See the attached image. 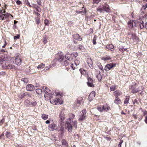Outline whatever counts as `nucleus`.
<instances>
[{
  "label": "nucleus",
  "mask_w": 147,
  "mask_h": 147,
  "mask_svg": "<svg viewBox=\"0 0 147 147\" xmlns=\"http://www.w3.org/2000/svg\"><path fill=\"white\" fill-rule=\"evenodd\" d=\"M70 63V59H64L63 62L61 63V64L64 66H66Z\"/></svg>",
  "instance_id": "4468645a"
},
{
  "label": "nucleus",
  "mask_w": 147,
  "mask_h": 147,
  "mask_svg": "<svg viewBox=\"0 0 147 147\" xmlns=\"http://www.w3.org/2000/svg\"><path fill=\"white\" fill-rule=\"evenodd\" d=\"M140 26L141 29L143 28L144 27V22L143 21H141L140 22Z\"/></svg>",
  "instance_id": "c03bdc74"
},
{
  "label": "nucleus",
  "mask_w": 147,
  "mask_h": 147,
  "mask_svg": "<svg viewBox=\"0 0 147 147\" xmlns=\"http://www.w3.org/2000/svg\"><path fill=\"white\" fill-rule=\"evenodd\" d=\"M24 104L27 107H31L30 102L28 100H26L25 101Z\"/></svg>",
  "instance_id": "bb28decb"
},
{
  "label": "nucleus",
  "mask_w": 147,
  "mask_h": 147,
  "mask_svg": "<svg viewBox=\"0 0 147 147\" xmlns=\"http://www.w3.org/2000/svg\"><path fill=\"white\" fill-rule=\"evenodd\" d=\"M72 55H73L74 57H76L78 56V54L77 53H74L72 54Z\"/></svg>",
  "instance_id": "13d9d810"
},
{
  "label": "nucleus",
  "mask_w": 147,
  "mask_h": 147,
  "mask_svg": "<svg viewBox=\"0 0 147 147\" xmlns=\"http://www.w3.org/2000/svg\"><path fill=\"white\" fill-rule=\"evenodd\" d=\"M50 67H47V66L46 67H45V69H44V70L45 71L49 69Z\"/></svg>",
  "instance_id": "338daca9"
},
{
  "label": "nucleus",
  "mask_w": 147,
  "mask_h": 147,
  "mask_svg": "<svg viewBox=\"0 0 147 147\" xmlns=\"http://www.w3.org/2000/svg\"><path fill=\"white\" fill-rule=\"evenodd\" d=\"M3 16L5 18V19L9 18V16H11L12 17H13V16H12L11 14H10L8 13H7L5 14H3Z\"/></svg>",
  "instance_id": "a878e982"
},
{
  "label": "nucleus",
  "mask_w": 147,
  "mask_h": 147,
  "mask_svg": "<svg viewBox=\"0 0 147 147\" xmlns=\"http://www.w3.org/2000/svg\"><path fill=\"white\" fill-rule=\"evenodd\" d=\"M18 96L19 98H22L24 96L28 98L29 97H30L31 96L28 92H22Z\"/></svg>",
  "instance_id": "0eeeda50"
},
{
  "label": "nucleus",
  "mask_w": 147,
  "mask_h": 147,
  "mask_svg": "<svg viewBox=\"0 0 147 147\" xmlns=\"http://www.w3.org/2000/svg\"><path fill=\"white\" fill-rule=\"evenodd\" d=\"M36 93L38 94H40L42 92V90L38 88L36 90Z\"/></svg>",
  "instance_id": "58836bf2"
},
{
  "label": "nucleus",
  "mask_w": 147,
  "mask_h": 147,
  "mask_svg": "<svg viewBox=\"0 0 147 147\" xmlns=\"http://www.w3.org/2000/svg\"><path fill=\"white\" fill-rule=\"evenodd\" d=\"M60 99L59 98H56L54 100L53 102L52 103L53 104L56 105L59 103V104H61L63 102L60 103L59 102Z\"/></svg>",
  "instance_id": "6ab92c4d"
},
{
  "label": "nucleus",
  "mask_w": 147,
  "mask_h": 147,
  "mask_svg": "<svg viewBox=\"0 0 147 147\" xmlns=\"http://www.w3.org/2000/svg\"><path fill=\"white\" fill-rule=\"evenodd\" d=\"M57 55V59L59 62H62L64 60V56L63 55L62 53H59Z\"/></svg>",
  "instance_id": "7ed1b4c3"
},
{
  "label": "nucleus",
  "mask_w": 147,
  "mask_h": 147,
  "mask_svg": "<svg viewBox=\"0 0 147 147\" xmlns=\"http://www.w3.org/2000/svg\"><path fill=\"white\" fill-rule=\"evenodd\" d=\"M97 66L99 69L101 70V64L100 63H97Z\"/></svg>",
  "instance_id": "864d4df0"
},
{
  "label": "nucleus",
  "mask_w": 147,
  "mask_h": 147,
  "mask_svg": "<svg viewBox=\"0 0 147 147\" xmlns=\"http://www.w3.org/2000/svg\"><path fill=\"white\" fill-rule=\"evenodd\" d=\"M102 109L105 111H107L110 110V108L109 105L106 104L103 106Z\"/></svg>",
  "instance_id": "a211bd4d"
},
{
  "label": "nucleus",
  "mask_w": 147,
  "mask_h": 147,
  "mask_svg": "<svg viewBox=\"0 0 147 147\" xmlns=\"http://www.w3.org/2000/svg\"><path fill=\"white\" fill-rule=\"evenodd\" d=\"M82 100V97H79L76 101V103L74 104V107L76 108H78V107L79 106Z\"/></svg>",
  "instance_id": "1a4fd4ad"
},
{
  "label": "nucleus",
  "mask_w": 147,
  "mask_h": 147,
  "mask_svg": "<svg viewBox=\"0 0 147 147\" xmlns=\"http://www.w3.org/2000/svg\"><path fill=\"white\" fill-rule=\"evenodd\" d=\"M34 13L36 14V15L37 16H38V17L39 18V17H40V15L39 13H38V12H36L35 11H34Z\"/></svg>",
  "instance_id": "052dcab7"
},
{
  "label": "nucleus",
  "mask_w": 147,
  "mask_h": 147,
  "mask_svg": "<svg viewBox=\"0 0 147 147\" xmlns=\"http://www.w3.org/2000/svg\"><path fill=\"white\" fill-rule=\"evenodd\" d=\"M35 22L38 25L39 24L40 22V18L38 17L35 18Z\"/></svg>",
  "instance_id": "c9c22d12"
},
{
  "label": "nucleus",
  "mask_w": 147,
  "mask_h": 147,
  "mask_svg": "<svg viewBox=\"0 0 147 147\" xmlns=\"http://www.w3.org/2000/svg\"><path fill=\"white\" fill-rule=\"evenodd\" d=\"M49 129L50 131H54L56 130L57 126L56 124L54 123H51L48 126Z\"/></svg>",
  "instance_id": "39448f33"
},
{
  "label": "nucleus",
  "mask_w": 147,
  "mask_h": 147,
  "mask_svg": "<svg viewBox=\"0 0 147 147\" xmlns=\"http://www.w3.org/2000/svg\"><path fill=\"white\" fill-rule=\"evenodd\" d=\"M1 19L3 20H4L5 19V18L3 16V14L1 15L0 14V19Z\"/></svg>",
  "instance_id": "bf43d9fd"
},
{
  "label": "nucleus",
  "mask_w": 147,
  "mask_h": 147,
  "mask_svg": "<svg viewBox=\"0 0 147 147\" xmlns=\"http://www.w3.org/2000/svg\"><path fill=\"white\" fill-rule=\"evenodd\" d=\"M80 71L82 75L85 74L86 73V71L83 69H80Z\"/></svg>",
  "instance_id": "a19ab883"
},
{
  "label": "nucleus",
  "mask_w": 147,
  "mask_h": 147,
  "mask_svg": "<svg viewBox=\"0 0 147 147\" xmlns=\"http://www.w3.org/2000/svg\"><path fill=\"white\" fill-rule=\"evenodd\" d=\"M70 118L68 120L65 124L66 129L68 130L69 132L72 131V127L73 125L75 128L77 127V121H73L71 119H73L75 117V115L73 114H70Z\"/></svg>",
  "instance_id": "f257e3e1"
},
{
  "label": "nucleus",
  "mask_w": 147,
  "mask_h": 147,
  "mask_svg": "<svg viewBox=\"0 0 147 147\" xmlns=\"http://www.w3.org/2000/svg\"><path fill=\"white\" fill-rule=\"evenodd\" d=\"M10 62L9 61H5L4 60L2 61L1 64L3 67L7 68Z\"/></svg>",
  "instance_id": "9b49d317"
},
{
  "label": "nucleus",
  "mask_w": 147,
  "mask_h": 147,
  "mask_svg": "<svg viewBox=\"0 0 147 147\" xmlns=\"http://www.w3.org/2000/svg\"><path fill=\"white\" fill-rule=\"evenodd\" d=\"M41 117L43 119L46 120L48 118V115H47L42 114V115Z\"/></svg>",
  "instance_id": "c756f323"
},
{
  "label": "nucleus",
  "mask_w": 147,
  "mask_h": 147,
  "mask_svg": "<svg viewBox=\"0 0 147 147\" xmlns=\"http://www.w3.org/2000/svg\"><path fill=\"white\" fill-rule=\"evenodd\" d=\"M116 86L115 85L112 86L110 87V90L111 91H113L116 89Z\"/></svg>",
  "instance_id": "09e8293b"
},
{
  "label": "nucleus",
  "mask_w": 147,
  "mask_h": 147,
  "mask_svg": "<svg viewBox=\"0 0 147 147\" xmlns=\"http://www.w3.org/2000/svg\"><path fill=\"white\" fill-rule=\"evenodd\" d=\"M53 95V94L50 92H46L44 95L45 97V98H47V99H48L51 98Z\"/></svg>",
  "instance_id": "dca6fc26"
},
{
  "label": "nucleus",
  "mask_w": 147,
  "mask_h": 147,
  "mask_svg": "<svg viewBox=\"0 0 147 147\" xmlns=\"http://www.w3.org/2000/svg\"><path fill=\"white\" fill-rule=\"evenodd\" d=\"M138 38L136 36V35L135 34H132V36L131 38V39H134L135 40H137L138 39Z\"/></svg>",
  "instance_id": "2f4dec72"
},
{
  "label": "nucleus",
  "mask_w": 147,
  "mask_h": 147,
  "mask_svg": "<svg viewBox=\"0 0 147 147\" xmlns=\"http://www.w3.org/2000/svg\"><path fill=\"white\" fill-rule=\"evenodd\" d=\"M15 57L16 59L15 62L16 64L18 65H20L22 62V60L20 58V55H17L16 57Z\"/></svg>",
  "instance_id": "6e6552de"
},
{
  "label": "nucleus",
  "mask_w": 147,
  "mask_h": 147,
  "mask_svg": "<svg viewBox=\"0 0 147 147\" xmlns=\"http://www.w3.org/2000/svg\"><path fill=\"white\" fill-rule=\"evenodd\" d=\"M127 24L128 27L129 29H131L133 28L132 26H131V20H130L128 22Z\"/></svg>",
  "instance_id": "f704fd0d"
},
{
  "label": "nucleus",
  "mask_w": 147,
  "mask_h": 147,
  "mask_svg": "<svg viewBox=\"0 0 147 147\" xmlns=\"http://www.w3.org/2000/svg\"><path fill=\"white\" fill-rule=\"evenodd\" d=\"M47 36L46 35H45L44 36L43 39L42 41L45 44H46L47 42Z\"/></svg>",
  "instance_id": "ea45409f"
},
{
  "label": "nucleus",
  "mask_w": 147,
  "mask_h": 147,
  "mask_svg": "<svg viewBox=\"0 0 147 147\" xmlns=\"http://www.w3.org/2000/svg\"><path fill=\"white\" fill-rule=\"evenodd\" d=\"M16 3L18 5H20L22 3L21 1L19 0L17 1L16 2Z\"/></svg>",
  "instance_id": "e2e57ef3"
},
{
  "label": "nucleus",
  "mask_w": 147,
  "mask_h": 147,
  "mask_svg": "<svg viewBox=\"0 0 147 147\" xmlns=\"http://www.w3.org/2000/svg\"><path fill=\"white\" fill-rule=\"evenodd\" d=\"M114 47V46L112 44H110L109 45L107 46L106 48L108 49L111 50Z\"/></svg>",
  "instance_id": "72a5a7b5"
},
{
  "label": "nucleus",
  "mask_w": 147,
  "mask_h": 147,
  "mask_svg": "<svg viewBox=\"0 0 147 147\" xmlns=\"http://www.w3.org/2000/svg\"><path fill=\"white\" fill-rule=\"evenodd\" d=\"M61 142L64 147H68V144L65 139H63Z\"/></svg>",
  "instance_id": "412c9836"
},
{
  "label": "nucleus",
  "mask_w": 147,
  "mask_h": 147,
  "mask_svg": "<svg viewBox=\"0 0 147 147\" xmlns=\"http://www.w3.org/2000/svg\"><path fill=\"white\" fill-rule=\"evenodd\" d=\"M86 111L85 109H83L82 111L81 115H80L78 120L80 121H82L85 119Z\"/></svg>",
  "instance_id": "f03ea898"
},
{
  "label": "nucleus",
  "mask_w": 147,
  "mask_h": 147,
  "mask_svg": "<svg viewBox=\"0 0 147 147\" xmlns=\"http://www.w3.org/2000/svg\"><path fill=\"white\" fill-rule=\"evenodd\" d=\"M44 23L45 25L48 26L49 25V22L47 19H45V20Z\"/></svg>",
  "instance_id": "de8ad7c7"
},
{
  "label": "nucleus",
  "mask_w": 147,
  "mask_h": 147,
  "mask_svg": "<svg viewBox=\"0 0 147 147\" xmlns=\"http://www.w3.org/2000/svg\"><path fill=\"white\" fill-rule=\"evenodd\" d=\"M79 35L78 34H76L74 35L73 37L74 39L77 40V39L79 37Z\"/></svg>",
  "instance_id": "8fccbe9b"
},
{
  "label": "nucleus",
  "mask_w": 147,
  "mask_h": 147,
  "mask_svg": "<svg viewBox=\"0 0 147 147\" xmlns=\"http://www.w3.org/2000/svg\"><path fill=\"white\" fill-rule=\"evenodd\" d=\"M129 99L130 98L129 96H126L124 102V104H127L128 103Z\"/></svg>",
  "instance_id": "c85d7f7f"
},
{
  "label": "nucleus",
  "mask_w": 147,
  "mask_h": 147,
  "mask_svg": "<svg viewBox=\"0 0 147 147\" xmlns=\"http://www.w3.org/2000/svg\"><path fill=\"white\" fill-rule=\"evenodd\" d=\"M20 35L18 34L16 36H14L13 38H14V39L17 40V39H19L20 38Z\"/></svg>",
  "instance_id": "603ef678"
},
{
  "label": "nucleus",
  "mask_w": 147,
  "mask_h": 147,
  "mask_svg": "<svg viewBox=\"0 0 147 147\" xmlns=\"http://www.w3.org/2000/svg\"><path fill=\"white\" fill-rule=\"evenodd\" d=\"M118 48L119 50L122 52L127 49H124L123 47L122 46H119Z\"/></svg>",
  "instance_id": "7c9ffc66"
},
{
  "label": "nucleus",
  "mask_w": 147,
  "mask_h": 147,
  "mask_svg": "<svg viewBox=\"0 0 147 147\" xmlns=\"http://www.w3.org/2000/svg\"><path fill=\"white\" fill-rule=\"evenodd\" d=\"M94 3H98L100 1V0H93Z\"/></svg>",
  "instance_id": "680f3d73"
},
{
  "label": "nucleus",
  "mask_w": 147,
  "mask_h": 147,
  "mask_svg": "<svg viewBox=\"0 0 147 147\" xmlns=\"http://www.w3.org/2000/svg\"><path fill=\"white\" fill-rule=\"evenodd\" d=\"M96 77L99 81L101 80V75L100 74V72L99 70L98 71L97 70V75H96Z\"/></svg>",
  "instance_id": "4be33fe9"
},
{
  "label": "nucleus",
  "mask_w": 147,
  "mask_h": 147,
  "mask_svg": "<svg viewBox=\"0 0 147 147\" xmlns=\"http://www.w3.org/2000/svg\"><path fill=\"white\" fill-rule=\"evenodd\" d=\"M87 84L88 86L91 87H93L94 86L93 80L90 78L89 77L88 78Z\"/></svg>",
  "instance_id": "9d476101"
},
{
  "label": "nucleus",
  "mask_w": 147,
  "mask_h": 147,
  "mask_svg": "<svg viewBox=\"0 0 147 147\" xmlns=\"http://www.w3.org/2000/svg\"><path fill=\"white\" fill-rule=\"evenodd\" d=\"M14 67V66L12 64L11 62H10V63L9 64V65L7 67V68L9 69H13Z\"/></svg>",
  "instance_id": "cd10ccee"
},
{
  "label": "nucleus",
  "mask_w": 147,
  "mask_h": 147,
  "mask_svg": "<svg viewBox=\"0 0 147 147\" xmlns=\"http://www.w3.org/2000/svg\"><path fill=\"white\" fill-rule=\"evenodd\" d=\"M11 134L9 132L6 131V132L5 136L7 138H10Z\"/></svg>",
  "instance_id": "37998d69"
},
{
  "label": "nucleus",
  "mask_w": 147,
  "mask_h": 147,
  "mask_svg": "<svg viewBox=\"0 0 147 147\" xmlns=\"http://www.w3.org/2000/svg\"><path fill=\"white\" fill-rule=\"evenodd\" d=\"M21 80L24 83H27L28 82V80L27 78H22Z\"/></svg>",
  "instance_id": "3c124183"
},
{
  "label": "nucleus",
  "mask_w": 147,
  "mask_h": 147,
  "mask_svg": "<svg viewBox=\"0 0 147 147\" xmlns=\"http://www.w3.org/2000/svg\"><path fill=\"white\" fill-rule=\"evenodd\" d=\"M102 11L103 10L107 12H110V10L109 8V6L108 5L105 3L104 5L102 4Z\"/></svg>",
  "instance_id": "423d86ee"
},
{
  "label": "nucleus",
  "mask_w": 147,
  "mask_h": 147,
  "mask_svg": "<svg viewBox=\"0 0 147 147\" xmlns=\"http://www.w3.org/2000/svg\"><path fill=\"white\" fill-rule=\"evenodd\" d=\"M96 37L95 36H94L93 39V42L94 45H95L96 44Z\"/></svg>",
  "instance_id": "5fc2aeb1"
},
{
  "label": "nucleus",
  "mask_w": 147,
  "mask_h": 147,
  "mask_svg": "<svg viewBox=\"0 0 147 147\" xmlns=\"http://www.w3.org/2000/svg\"><path fill=\"white\" fill-rule=\"evenodd\" d=\"M30 104L31 106H35L37 104L36 102L35 101H33L30 102Z\"/></svg>",
  "instance_id": "79ce46f5"
},
{
  "label": "nucleus",
  "mask_w": 147,
  "mask_h": 147,
  "mask_svg": "<svg viewBox=\"0 0 147 147\" xmlns=\"http://www.w3.org/2000/svg\"><path fill=\"white\" fill-rule=\"evenodd\" d=\"M5 122V119L3 118L2 120L0 121V125H1L2 124H3Z\"/></svg>",
  "instance_id": "4d7b16f0"
},
{
  "label": "nucleus",
  "mask_w": 147,
  "mask_h": 147,
  "mask_svg": "<svg viewBox=\"0 0 147 147\" xmlns=\"http://www.w3.org/2000/svg\"><path fill=\"white\" fill-rule=\"evenodd\" d=\"M95 92L92 91V92H91V93H90V94H89V100L90 101H92L95 97Z\"/></svg>",
  "instance_id": "ddd939ff"
},
{
  "label": "nucleus",
  "mask_w": 147,
  "mask_h": 147,
  "mask_svg": "<svg viewBox=\"0 0 147 147\" xmlns=\"http://www.w3.org/2000/svg\"><path fill=\"white\" fill-rule=\"evenodd\" d=\"M42 90L43 92L45 93L46 92H50V90L47 87L44 86L42 88Z\"/></svg>",
  "instance_id": "5701e85b"
},
{
  "label": "nucleus",
  "mask_w": 147,
  "mask_h": 147,
  "mask_svg": "<svg viewBox=\"0 0 147 147\" xmlns=\"http://www.w3.org/2000/svg\"><path fill=\"white\" fill-rule=\"evenodd\" d=\"M97 11H99L100 13L101 12V8L99 7L97 9Z\"/></svg>",
  "instance_id": "0e129e2a"
},
{
  "label": "nucleus",
  "mask_w": 147,
  "mask_h": 147,
  "mask_svg": "<svg viewBox=\"0 0 147 147\" xmlns=\"http://www.w3.org/2000/svg\"><path fill=\"white\" fill-rule=\"evenodd\" d=\"M131 88H132V92L133 93H134L138 92L141 90L142 89V86L139 87V90L133 89L132 88V87H131Z\"/></svg>",
  "instance_id": "aec40b11"
},
{
  "label": "nucleus",
  "mask_w": 147,
  "mask_h": 147,
  "mask_svg": "<svg viewBox=\"0 0 147 147\" xmlns=\"http://www.w3.org/2000/svg\"><path fill=\"white\" fill-rule=\"evenodd\" d=\"M121 100L118 97H116L115 98V100L114 101V102L115 104L119 105L120 103Z\"/></svg>",
  "instance_id": "393cba45"
},
{
  "label": "nucleus",
  "mask_w": 147,
  "mask_h": 147,
  "mask_svg": "<svg viewBox=\"0 0 147 147\" xmlns=\"http://www.w3.org/2000/svg\"><path fill=\"white\" fill-rule=\"evenodd\" d=\"M121 93L117 91H116L113 92V94L114 95L116 96V97H118V96L121 95Z\"/></svg>",
  "instance_id": "b1692460"
},
{
  "label": "nucleus",
  "mask_w": 147,
  "mask_h": 147,
  "mask_svg": "<svg viewBox=\"0 0 147 147\" xmlns=\"http://www.w3.org/2000/svg\"><path fill=\"white\" fill-rule=\"evenodd\" d=\"M70 55L69 53L66 54L64 57V59H70Z\"/></svg>",
  "instance_id": "4c0bfd02"
},
{
  "label": "nucleus",
  "mask_w": 147,
  "mask_h": 147,
  "mask_svg": "<svg viewBox=\"0 0 147 147\" xmlns=\"http://www.w3.org/2000/svg\"><path fill=\"white\" fill-rule=\"evenodd\" d=\"M113 67V64L112 63H110L106 65L105 68V69L106 71L110 70Z\"/></svg>",
  "instance_id": "2eb2a0df"
},
{
  "label": "nucleus",
  "mask_w": 147,
  "mask_h": 147,
  "mask_svg": "<svg viewBox=\"0 0 147 147\" xmlns=\"http://www.w3.org/2000/svg\"><path fill=\"white\" fill-rule=\"evenodd\" d=\"M59 117L61 121H60L59 123H60L61 125V126L62 127V126L64 125V123L62 121H63L65 119L64 113L63 112V111H61L59 115Z\"/></svg>",
  "instance_id": "20e7f679"
},
{
  "label": "nucleus",
  "mask_w": 147,
  "mask_h": 147,
  "mask_svg": "<svg viewBox=\"0 0 147 147\" xmlns=\"http://www.w3.org/2000/svg\"><path fill=\"white\" fill-rule=\"evenodd\" d=\"M111 58L110 57L107 56L106 57H102V60L104 61H107L110 60Z\"/></svg>",
  "instance_id": "473e14b6"
},
{
  "label": "nucleus",
  "mask_w": 147,
  "mask_h": 147,
  "mask_svg": "<svg viewBox=\"0 0 147 147\" xmlns=\"http://www.w3.org/2000/svg\"><path fill=\"white\" fill-rule=\"evenodd\" d=\"M77 40H78L79 41H81L82 40V39L81 37H80L79 35V37H78V38L77 39Z\"/></svg>",
  "instance_id": "69168bd1"
},
{
  "label": "nucleus",
  "mask_w": 147,
  "mask_h": 147,
  "mask_svg": "<svg viewBox=\"0 0 147 147\" xmlns=\"http://www.w3.org/2000/svg\"><path fill=\"white\" fill-rule=\"evenodd\" d=\"M62 95L63 94L62 93H60L59 92H58L57 94V96L60 95L61 96H62Z\"/></svg>",
  "instance_id": "774afa93"
},
{
  "label": "nucleus",
  "mask_w": 147,
  "mask_h": 147,
  "mask_svg": "<svg viewBox=\"0 0 147 147\" xmlns=\"http://www.w3.org/2000/svg\"><path fill=\"white\" fill-rule=\"evenodd\" d=\"M45 64L42 63H41L37 67V68L39 69H41L43 68L45 66Z\"/></svg>",
  "instance_id": "e433bc0d"
},
{
  "label": "nucleus",
  "mask_w": 147,
  "mask_h": 147,
  "mask_svg": "<svg viewBox=\"0 0 147 147\" xmlns=\"http://www.w3.org/2000/svg\"><path fill=\"white\" fill-rule=\"evenodd\" d=\"M26 90L28 91H32L35 89L33 85L31 84H28L26 86Z\"/></svg>",
  "instance_id": "f8f14e48"
},
{
  "label": "nucleus",
  "mask_w": 147,
  "mask_h": 147,
  "mask_svg": "<svg viewBox=\"0 0 147 147\" xmlns=\"http://www.w3.org/2000/svg\"><path fill=\"white\" fill-rule=\"evenodd\" d=\"M74 63L76 65V67L74 66L73 64H72L71 65V67L72 68L73 70H74L76 69V68H77V65H78L79 64V61L78 60H75L74 61Z\"/></svg>",
  "instance_id": "f3484780"
},
{
  "label": "nucleus",
  "mask_w": 147,
  "mask_h": 147,
  "mask_svg": "<svg viewBox=\"0 0 147 147\" xmlns=\"http://www.w3.org/2000/svg\"><path fill=\"white\" fill-rule=\"evenodd\" d=\"M147 8V3L145 5H144L142 6V9L145 10L146 8Z\"/></svg>",
  "instance_id": "6e6d98bb"
},
{
  "label": "nucleus",
  "mask_w": 147,
  "mask_h": 147,
  "mask_svg": "<svg viewBox=\"0 0 147 147\" xmlns=\"http://www.w3.org/2000/svg\"><path fill=\"white\" fill-rule=\"evenodd\" d=\"M136 22L135 20H131V26H132L133 28L134 27H136Z\"/></svg>",
  "instance_id": "a18cd8bd"
},
{
  "label": "nucleus",
  "mask_w": 147,
  "mask_h": 147,
  "mask_svg": "<svg viewBox=\"0 0 147 147\" xmlns=\"http://www.w3.org/2000/svg\"><path fill=\"white\" fill-rule=\"evenodd\" d=\"M35 8L36 9V11L38 12H41V9L38 6H36L35 7Z\"/></svg>",
  "instance_id": "49530a36"
}]
</instances>
